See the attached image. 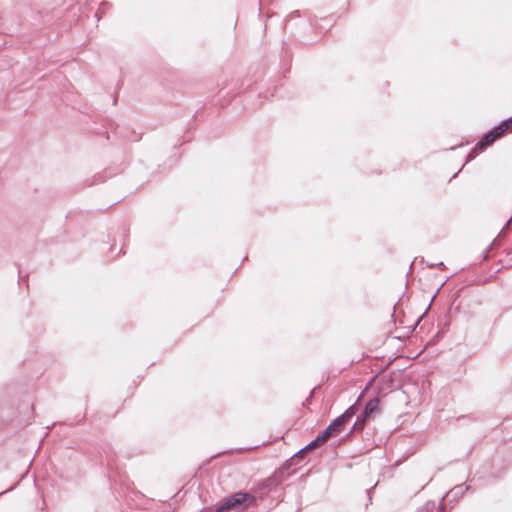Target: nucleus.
<instances>
[{
  "label": "nucleus",
  "mask_w": 512,
  "mask_h": 512,
  "mask_svg": "<svg viewBox=\"0 0 512 512\" xmlns=\"http://www.w3.org/2000/svg\"><path fill=\"white\" fill-rule=\"evenodd\" d=\"M254 498L247 493H236L233 496H230L224 499L220 505L217 507V512H226L229 509L239 506L246 502L247 500H253Z\"/></svg>",
  "instance_id": "1"
},
{
  "label": "nucleus",
  "mask_w": 512,
  "mask_h": 512,
  "mask_svg": "<svg viewBox=\"0 0 512 512\" xmlns=\"http://www.w3.org/2000/svg\"><path fill=\"white\" fill-rule=\"evenodd\" d=\"M512 120L504 121L501 125L494 128L492 131L487 133L484 138L477 144L476 148L483 149L491 145L497 138H499L506 130L509 129Z\"/></svg>",
  "instance_id": "2"
},
{
  "label": "nucleus",
  "mask_w": 512,
  "mask_h": 512,
  "mask_svg": "<svg viewBox=\"0 0 512 512\" xmlns=\"http://www.w3.org/2000/svg\"><path fill=\"white\" fill-rule=\"evenodd\" d=\"M357 408L355 405L349 407L343 414H341L338 418L330 423L333 427V430L336 431L337 434L341 433L346 424L352 419V417L356 414Z\"/></svg>",
  "instance_id": "3"
},
{
  "label": "nucleus",
  "mask_w": 512,
  "mask_h": 512,
  "mask_svg": "<svg viewBox=\"0 0 512 512\" xmlns=\"http://www.w3.org/2000/svg\"><path fill=\"white\" fill-rule=\"evenodd\" d=\"M379 410V399L374 398L367 402L364 410V420Z\"/></svg>",
  "instance_id": "4"
},
{
  "label": "nucleus",
  "mask_w": 512,
  "mask_h": 512,
  "mask_svg": "<svg viewBox=\"0 0 512 512\" xmlns=\"http://www.w3.org/2000/svg\"><path fill=\"white\" fill-rule=\"evenodd\" d=\"M324 444L323 441H320V437L317 436L313 441H311L306 447L298 452V454H303L306 451L312 450L320 445Z\"/></svg>",
  "instance_id": "5"
},
{
  "label": "nucleus",
  "mask_w": 512,
  "mask_h": 512,
  "mask_svg": "<svg viewBox=\"0 0 512 512\" xmlns=\"http://www.w3.org/2000/svg\"><path fill=\"white\" fill-rule=\"evenodd\" d=\"M320 441H323L324 443L330 438V435H328V431L324 430L319 435Z\"/></svg>",
  "instance_id": "6"
},
{
  "label": "nucleus",
  "mask_w": 512,
  "mask_h": 512,
  "mask_svg": "<svg viewBox=\"0 0 512 512\" xmlns=\"http://www.w3.org/2000/svg\"><path fill=\"white\" fill-rule=\"evenodd\" d=\"M325 430L328 431V435H330V437L338 435L331 425H329Z\"/></svg>",
  "instance_id": "7"
},
{
  "label": "nucleus",
  "mask_w": 512,
  "mask_h": 512,
  "mask_svg": "<svg viewBox=\"0 0 512 512\" xmlns=\"http://www.w3.org/2000/svg\"><path fill=\"white\" fill-rule=\"evenodd\" d=\"M363 422L361 424L355 423L353 426V430H361L363 428Z\"/></svg>",
  "instance_id": "8"
},
{
  "label": "nucleus",
  "mask_w": 512,
  "mask_h": 512,
  "mask_svg": "<svg viewBox=\"0 0 512 512\" xmlns=\"http://www.w3.org/2000/svg\"><path fill=\"white\" fill-rule=\"evenodd\" d=\"M431 512H441V508L440 507H436V505L433 503L432 504Z\"/></svg>",
  "instance_id": "9"
},
{
  "label": "nucleus",
  "mask_w": 512,
  "mask_h": 512,
  "mask_svg": "<svg viewBox=\"0 0 512 512\" xmlns=\"http://www.w3.org/2000/svg\"><path fill=\"white\" fill-rule=\"evenodd\" d=\"M512 221V215L511 218L508 220L507 225Z\"/></svg>",
  "instance_id": "10"
}]
</instances>
